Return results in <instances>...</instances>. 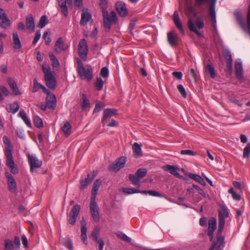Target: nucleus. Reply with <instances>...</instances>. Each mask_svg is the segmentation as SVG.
<instances>
[{
  "label": "nucleus",
  "instance_id": "1",
  "mask_svg": "<svg viewBox=\"0 0 250 250\" xmlns=\"http://www.w3.org/2000/svg\"><path fill=\"white\" fill-rule=\"evenodd\" d=\"M187 14L188 17V27L189 29L194 32L198 37H201V34L197 30V27L198 29H201L204 28V24L203 20L201 19H198L196 21V24L192 21L191 18L194 17L196 16V13L192 7L189 6L187 8L186 10Z\"/></svg>",
  "mask_w": 250,
  "mask_h": 250
},
{
  "label": "nucleus",
  "instance_id": "2",
  "mask_svg": "<svg viewBox=\"0 0 250 250\" xmlns=\"http://www.w3.org/2000/svg\"><path fill=\"white\" fill-rule=\"evenodd\" d=\"M77 62V71L80 78L87 81L91 80L93 77V71L91 66L87 64L84 66L82 62L79 59H78Z\"/></svg>",
  "mask_w": 250,
  "mask_h": 250
},
{
  "label": "nucleus",
  "instance_id": "3",
  "mask_svg": "<svg viewBox=\"0 0 250 250\" xmlns=\"http://www.w3.org/2000/svg\"><path fill=\"white\" fill-rule=\"evenodd\" d=\"M42 70L44 75L46 85L49 88L54 89L56 87V81L51 71L50 67L48 65L43 64Z\"/></svg>",
  "mask_w": 250,
  "mask_h": 250
},
{
  "label": "nucleus",
  "instance_id": "4",
  "mask_svg": "<svg viewBox=\"0 0 250 250\" xmlns=\"http://www.w3.org/2000/svg\"><path fill=\"white\" fill-rule=\"evenodd\" d=\"M104 18V23L105 28L109 30L111 28V24L115 22L117 18L116 17V13L112 11L111 12L110 14L109 15L107 11H104L103 13Z\"/></svg>",
  "mask_w": 250,
  "mask_h": 250
},
{
  "label": "nucleus",
  "instance_id": "5",
  "mask_svg": "<svg viewBox=\"0 0 250 250\" xmlns=\"http://www.w3.org/2000/svg\"><path fill=\"white\" fill-rule=\"evenodd\" d=\"M229 217V212L228 208L226 207L222 206L221 207V210L219 211L218 214V231L219 233L223 231L225 223V219Z\"/></svg>",
  "mask_w": 250,
  "mask_h": 250
},
{
  "label": "nucleus",
  "instance_id": "6",
  "mask_svg": "<svg viewBox=\"0 0 250 250\" xmlns=\"http://www.w3.org/2000/svg\"><path fill=\"white\" fill-rule=\"evenodd\" d=\"M27 157L30 166V170L32 173L34 172V168H40L42 166V162L39 160L35 155L27 153Z\"/></svg>",
  "mask_w": 250,
  "mask_h": 250
},
{
  "label": "nucleus",
  "instance_id": "7",
  "mask_svg": "<svg viewBox=\"0 0 250 250\" xmlns=\"http://www.w3.org/2000/svg\"><path fill=\"white\" fill-rule=\"evenodd\" d=\"M126 162V158L121 157L117 158L116 161L108 167V169L110 171L117 172L124 167Z\"/></svg>",
  "mask_w": 250,
  "mask_h": 250
},
{
  "label": "nucleus",
  "instance_id": "8",
  "mask_svg": "<svg viewBox=\"0 0 250 250\" xmlns=\"http://www.w3.org/2000/svg\"><path fill=\"white\" fill-rule=\"evenodd\" d=\"M78 51L80 58L83 60H86L88 53V45L84 39H83L80 41Z\"/></svg>",
  "mask_w": 250,
  "mask_h": 250
},
{
  "label": "nucleus",
  "instance_id": "9",
  "mask_svg": "<svg viewBox=\"0 0 250 250\" xmlns=\"http://www.w3.org/2000/svg\"><path fill=\"white\" fill-rule=\"evenodd\" d=\"M81 207L78 205H74L68 215L67 221L71 225H74L80 212Z\"/></svg>",
  "mask_w": 250,
  "mask_h": 250
},
{
  "label": "nucleus",
  "instance_id": "10",
  "mask_svg": "<svg viewBox=\"0 0 250 250\" xmlns=\"http://www.w3.org/2000/svg\"><path fill=\"white\" fill-rule=\"evenodd\" d=\"M89 208L93 219L95 222H98L100 220V209L95 199H91Z\"/></svg>",
  "mask_w": 250,
  "mask_h": 250
},
{
  "label": "nucleus",
  "instance_id": "11",
  "mask_svg": "<svg viewBox=\"0 0 250 250\" xmlns=\"http://www.w3.org/2000/svg\"><path fill=\"white\" fill-rule=\"evenodd\" d=\"M7 179V185L9 190L13 193H17V184L14 177L9 172L5 173Z\"/></svg>",
  "mask_w": 250,
  "mask_h": 250
},
{
  "label": "nucleus",
  "instance_id": "12",
  "mask_svg": "<svg viewBox=\"0 0 250 250\" xmlns=\"http://www.w3.org/2000/svg\"><path fill=\"white\" fill-rule=\"evenodd\" d=\"M60 11L65 17H66L68 14V6H72V0H57Z\"/></svg>",
  "mask_w": 250,
  "mask_h": 250
},
{
  "label": "nucleus",
  "instance_id": "13",
  "mask_svg": "<svg viewBox=\"0 0 250 250\" xmlns=\"http://www.w3.org/2000/svg\"><path fill=\"white\" fill-rule=\"evenodd\" d=\"M222 232H221L219 233L218 229L217 230V232L216 234V241H213L211 247H213V250L215 249L216 250H220L222 249L223 250V248L224 247V237L221 236V233Z\"/></svg>",
  "mask_w": 250,
  "mask_h": 250
},
{
  "label": "nucleus",
  "instance_id": "14",
  "mask_svg": "<svg viewBox=\"0 0 250 250\" xmlns=\"http://www.w3.org/2000/svg\"><path fill=\"white\" fill-rule=\"evenodd\" d=\"M6 157V165L9 168L10 171L14 174H18L19 170L15 166L12 155H10V153H8L7 156Z\"/></svg>",
  "mask_w": 250,
  "mask_h": 250
},
{
  "label": "nucleus",
  "instance_id": "15",
  "mask_svg": "<svg viewBox=\"0 0 250 250\" xmlns=\"http://www.w3.org/2000/svg\"><path fill=\"white\" fill-rule=\"evenodd\" d=\"M216 228V220L214 217L209 219L208 221V235L210 241L213 238V232Z\"/></svg>",
  "mask_w": 250,
  "mask_h": 250
},
{
  "label": "nucleus",
  "instance_id": "16",
  "mask_svg": "<svg viewBox=\"0 0 250 250\" xmlns=\"http://www.w3.org/2000/svg\"><path fill=\"white\" fill-rule=\"evenodd\" d=\"M10 25V21L7 18L3 9L0 8V26L6 28Z\"/></svg>",
  "mask_w": 250,
  "mask_h": 250
},
{
  "label": "nucleus",
  "instance_id": "17",
  "mask_svg": "<svg viewBox=\"0 0 250 250\" xmlns=\"http://www.w3.org/2000/svg\"><path fill=\"white\" fill-rule=\"evenodd\" d=\"M68 46L64 44L62 38H59L56 41L54 50L56 53H60L62 51L66 50Z\"/></svg>",
  "mask_w": 250,
  "mask_h": 250
},
{
  "label": "nucleus",
  "instance_id": "18",
  "mask_svg": "<svg viewBox=\"0 0 250 250\" xmlns=\"http://www.w3.org/2000/svg\"><path fill=\"white\" fill-rule=\"evenodd\" d=\"M116 9L119 14L122 17H125L127 14V9L125 3L118 1L116 3Z\"/></svg>",
  "mask_w": 250,
  "mask_h": 250
},
{
  "label": "nucleus",
  "instance_id": "19",
  "mask_svg": "<svg viewBox=\"0 0 250 250\" xmlns=\"http://www.w3.org/2000/svg\"><path fill=\"white\" fill-rule=\"evenodd\" d=\"M46 104L49 109H54L56 105V98L53 94H48L46 98Z\"/></svg>",
  "mask_w": 250,
  "mask_h": 250
},
{
  "label": "nucleus",
  "instance_id": "20",
  "mask_svg": "<svg viewBox=\"0 0 250 250\" xmlns=\"http://www.w3.org/2000/svg\"><path fill=\"white\" fill-rule=\"evenodd\" d=\"M165 171H168L169 173L178 178H181L182 176L178 172V168L173 165H167L163 167Z\"/></svg>",
  "mask_w": 250,
  "mask_h": 250
},
{
  "label": "nucleus",
  "instance_id": "21",
  "mask_svg": "<svg viewBox=\"0 0 250 250\" xmlns=\"http://www.w3.org/2000/svg\"><path fill=\"white\" fill-rule=\"evenodd\" d=\"M7 83L13 91V93L15 95H20L21 94V92L20 91L15 81L11 78L7 79Z\"/></svg>",
  "mask_w": 250,
  "mask_h": 250
},
{
  "label": "nucleus",
  "instance_id": "22",
  "mask_svg": "<svg viewBox=\"0 0 250 250\" xmlns=\"http://www.w3.org/2000/svg\"><path fill=\"white\" fill-rule=\"evenodd\" d=\"M215 2L216 0H212L209 7V13L210 17L213 21V26L215 27L216 23V13H215Z\"/></svg>",
  "mask_w": 250,
  "mask_h": 250
},
{
  "label": "nucleus",
  "instance_id": "23",
  "mask_svg": "<svg viewBox=\"0 0 250 250\" xmlns=\"http://www.w3.org/2000/svg\"><path fill=\"white\" fill-rule=\"evenodd\" d=\"M89 21H93L91 14L88 12L83 11L81 14V25L84 26Z\"/></svg>",
  "mask_w": 250,
  "mask_h": 250
},
{
  "label": "nucleus",
  "instance_id": "24",
  "mask_svg": "<svg viewBox=\"0 0 250 250\" xmlns=\"http://www.w3.org/2000/svg\"><path fill=\"white\" fill-rule=\"evenodd\" d=\"M235 73L238 79H243V67L242 62L240 61H236L235 63Z\"/></svg>",
  "mask_w": 250,
  "mask_h": 250
},
{
  "label": "nucleus",
  "instance_id": "25",
  "mask_svg": "<svg viewBox=\"0 0 250 250\" xmlns=\"http://www.w3.org/2000/svg\"><path fill=\"white\" fill-rule=\"evenodd\" d=\"M167 41L171 46H176L178 40V35L173 32L167 33Z\"/></svg>",
  "mask_w": 250,
  "mask_h": 250
},
{
  "label": "nucleus",
  "instance_id": "26",
  "mask_svg": "<svg viewBox=\"0 0 250 250\" xmlns=\"http://www.w3.org/2000/svg\"><path fill=\"white\" fill-rule=\"evenodd\" d=\"M173 21L177 27V28L180 30L181 33L183 34H185L184 30L183 27V25L180 21V20L179 19V17L178 16V13L177 11H175L174 12L173 15Z\"/></svg>",
  "mask_w": 250,
  "mask_h": 250
},
{
  "label": "nucleus",
  "instance_id": "27",
  "mask_svg": "<svg viewBox=\"0 0 250 250\" xmlns=\"http://www.w3.org/2000/svg\"><path fill=\"white\" fill-rule=\"evenodd\" d=\"M117 110L114 109H105L103 113V117L102 122L104 123L106 118L115 116V115L117 114Z\"/></svg>",
  "mask_w": 250,
  "mask_h": 250
},
{
  "label": "nucleus",
  "instance_id": "28",
  "mask_svg": "<svg viewBox=\"0 0 250 250\" xmlns=\"http://www.w3.org/2000/svg\"><path fill=\"white\" fill-rule=\"evenodd\" d=\"M101 181L99 179L96 180L93 185V188L91 191V199H96V196L97 194V191L101 185Z\"/></svg>",
  "mask_w": 250,
  "mask_h": 250
},
{
  "label": "nucleus",
  "instance_id": "29",
  "mask_svg": "<svg viewBox=\"0 0 250 250\" xmlns=\"http://www.w3.org/2000/svg\"><path fill=\"white\" fill-rule=\"evenodd\" d=\"M3 142L5 146V155L7 156V153H10V155L12 154V147L11 145V142L9 139L6 136H3L2 138Z\"/></svg>",
  "mask_w": 250,
  "mask_h": 250
},
{
  "label": "nucleus",
  "instance_id": "30",
  "mask_svg": "<svg viewBox=\"0 0 250 250\" xmlns=\"http://www.w3.org/2000/svg\"><path fill=\"white\" fill-rule=\"evenodd\" d=\"M13 48L15 49H20L21 47V44L19 37L16 32L13 33Z\"/></svg>",
  "mask_w": 250,
  "mask_h": 250
},
{
  "label": "nucleus",
  "instance_id": "31",
  "mask_svg": "<svg viewBox=\"0 0 250 250\" xmlns=\"http://www.w3.org/2000/svg\"><path fill=\"white\" fill-rule=\"evenodd\" d=\"M20 105L18 102H14L12 104L8 105L6 107V110L8 112H12L13 114L16 113L19 109Z\"/></svg>",
  "mask_w": 250,
  "mask_h": 250
},
{
  "label": "nucleus",
  "instance_id": "32",
  "mask_svg": "<svg viewBox=\"0 0 250 250\" xmlns=\"http://www.w3.org/2000/svg\"><path fill=\"white\" fill-rule=\"evenodd\" d=\"M26 28L32 31L35 29V24L32 15H29L26 18Z\"/></svg>",
  "mask_w": 250,
  "mask_h": 250
},
{
  "label": "nucleus",
  "instance_id": "33",
  "mask_svg": "<svg viewBox=\"0 0 250 250\" xmlns=\"http://www.w3.org/2000/svg\"><path fill=\"white\" fill-rule=\"evenodd\" d=\"M132 149L134 155L136 158L141 156L142 155L141 146L137 143H134L132 146Z\"/></svg>",
  "mask_w": 250,
  "mask_h": 250
},
{
  "label": "nucleus",
  "instance_id": "34",
  "mask_svg": "<svg viewBox=\"0 0 250 250\" xmlns=\"http://www.w3.org/2000/svg\"><path fill=\"white\" fill-rule=\"evenodd\" d=\"M71 125L67 121L65 122L63 125L61 127L62 130L66 136H68L71 134Z\"/></svg>",
  "mask_w": 250,
  "mask_h": 250
},
{
  "label": "nucleus",
  "instance_id": "35",
  "mask_svg": "<svg viewBox=\"0 0 250 250\" xmlns=\"http://www.w3.org/2000/svg\"><path fill=\"white\" fill-rule=\"evenodd\" d=\"M205 71L208 73L211 78L214 79L216 77L214 68L210 64H208L205 67Z\"/></svg>",
  "mask_w": 250,
  "mask_h": 250
},
{
  "label": "nucleus",
  "instance_id": "36",
  "mask_svg": "<svg viewBox=\"0 0 250 250\" xmlns=\"http://www.w3.org/2000/svg\"><path fill=\"white\" fill-rule=\"evenodd\" d=\"M61 243L70 250H73L72 241L69 238H62L61 240Z\"/></svg>",
  "mask_w": 250,
  "mask_h": 250
},
{
  "label": "nucleus",
  "instance_id": "37",
  "mask_svg": "<svg viewBox=\"0 0 250 250\" xmlns=\"http://www.w3.org/2000/svg\"><path fill=\"white\" fill-rule=\"evenodd\" d=\"M129 179L133 185L140 187L139 181L140 179L135 174H130Z\"/></svg>",
  "mask_w": 250,
  "mask_h": 250
},
{
  "label": "nucleus",
  "instance_id": "38",
  "mask_svg": "<svg viewBox=\"0 0 250 250\" xmlns=\"http://www.w3.org/2000/svg\"><path fill=\"white\" fill-rule=\"evenodd\" d=\"M147 173V170L145 168H139L135 173V175L140 179L144 177Z\"/></svg>",
  "mask_w": 250,
  "mask_h": 250
},
{
  "label": "nucleus",
  "instance_id": "39",
  "mask_svg": "<svg viewBox=\"0 0 250 250\" xmlns=\"http://www.w3.org/2000/svg\"><path fill=\"white\" fill-rule=\"evenodd\" d=\"M48 23L47 18L46 15L42 16L40 20L38 27L41 28L44 27Z\"/></svg>",
  "mask_w": 250,
  "mask_h": 250
},
{
  "label": "nucleus",
  "instance_id": "40",
  "mask_svg": "<svg viewBox=\"0 0 250 250\" xmlns=\"http://www.w3.org/2000/svg\"><path fill=\"white\" fill-rule=\"evenodd\" d=\"M33 122L35 126L38 128H40L43 126V123L42 120L38 116H35L34 117Z\"/></svg>",
  "mask_w": 250,
  "mask_h": 250
},
{
  "label": "nucleus",
  "instance_id": "41",
  "mask_svg": "<svg viewBox=\"0 0 250 250\" xmlns=\"http://www.w3.org/2000/svg\"><path fill=\"white\" fill-rule=\"evenodd\" d=\"M42 85V84L41 83H38L36 79H34L33 80V85L32 92L35 93L37 92L40 89H41Z\"/></svg>",
  "mask_w": 250,
  "mask_h": 250
},
{
  "label": "nucleus",
  "instance_id": "42",
  "mask_svg": "<svg viewBox=\"0 0 250 250\" xmlns=\"http://www.w3.org/2000/svg\"><path fill=\"white\" fill-rule=\"evenodd\" d=\"M4 247L5 250H14V245L12 242L8 239L4 240Z\"/></svg>",
  "mask_w": 250,
  "mask_h": 250
},
{
  "label": "nucleus",
  "instance_id": "43",
  "mask_svg": "<svg viewBox=\"0 0 250 250\" xmlns=\"http://www.w3.org/2000/svg\"><path fill=\"white\" fill-rule=\"evenodd\" d=\"M99 231L100 228L98 227H96L94 228L91 233V236L93 237V240L95 241H98V240L100 239V238H98Z\"/></svg>",
  "mask_w": 250,
  "mask_h": 250
},
{
  "label": "nucleus",
  "instance_id": "44",
  "mask_svg": "<svg viewBox=\"0 0 250 250\" xmlns=\"http://www.w3.org/2000/svg\"><path fill=\"white\" fill-rule=\"evenodd\" d=\"M95 86L99 91L102 89L104 85V82L101 78H97L96 81L95 83Z\"/></svg>",
  "mask_w": 250,
  "mask_h": 250
},
{
  "label": "nucleus",
  "instance_id": "45",
  "mask_svg": "<svg viewBox=\"0 0 250 250\" xmlns=\"http://www.w3.org/2000/svg\"><path fill=\"white\" fill-rule=\"evenodd\" d=\"M6 37V34L0 32V56L3 53L4 48L2 39L5 38Z\"/></svg>",
  "mask_w": 250,
  "mask_h": 250
},
{
  "label": "nucleus",
  "instance_id": "46",
  "mask_svg": "<svg viewBox=\"0 0 250 250\" xmlns=\"http://www.w3.org/2000/svg\"><path fill=\"white\" fill-rule=\"evenodd\" d=\"M82 103L81 104L83 109H84L88 107L89 105V101L88 100L85 94L82 95Z\"/></svg>",
  "mask_w": 250,
  "mask_h": 250
},
{
  "label": "nucleus",
  "instance_id": "47",
  "mask_svg": "<svg viewBox=\"0 0 250 250\" xmlns=\"http://www.w3.org/2000/svg\"><path fill=\"white\" fill-rule=\"evenodd\" d=\"M122 191L128 194L139 193L140 192L139 189L133 188H123Z\"/></svg>",
  "mask_w": 250,
  "mask_h": 250
},
{
  "label": "nucleus",
  "instance_id": "48",
  "mask_svg": "<svg viewBox=\"0 0 250 250\" xmlns=\"http://www.w3.org/2000/svg\"><path fill=\"white\" fill-rule=\"evenodd\" d=\"M49 58L52 62V65L54 67H57L59 65V62L56 57L52 54H49Z\"/></svg>",
  "mask_w": 250,
  "mask_h": 250
},
{
  "label": "nucleus",
  "instance_id": "49",
  "mask_svg": "<svg viewBox=\"0 0 250 250\" xmlns=\"http://www.w3.org/2000/svg\"><path fill=\"white\" fill-rule=\"evenodd\" d=\"M97 175V172H92L91 173L88 174L87 177L85 179L84 181L87 182V184H89L93 179L96 177Z\"/></svg>",
  "mask_w": 250,
  "mask_h": 250
},
{
  "label": "nucleus",
  "instance_id": "50",
  "mask_svg": "<svg viewBox=\"0 0 250 250\" xmlns=\"http://www.w3.org/2000/svg\"><path fill=\"white\" fill-rule=\"evenodd\" d=\"M250 154V143H249L247 145V146L244 149L243 157L244 158H247L249 157Z\"/></svg>",
  "mask_w": 250,
  "mask_h": 250
},
{
  "label": "nucleus",
  "instance_id": "51",
  "mask_svg": "<svg viewBox=\"0 0 250 250\" xmlns=\"http://www.w3.org/2000/svg\"><path fill=\"white\" fill-rule=\"evenodd\" d=\"M105 106V105L104 103L99 102L96 103L95 108L94 109V112H98L101 110V109Z\"/></svg>",
  "mask_w": 250,
  "mask_h": 250
},
{
  "label": "nucleus",
  "instance_id": "52",
  "mask_svg": "<svg viewBox=\"0 0 250 250\" xmlns=\"http://www.w3.org/2000/svg\"><path fill=\"white\" fill-rule=\"evenodd\" d=\"M177 89L178 91L180 93L182 96L184 98H186L187 96V92L183 85L182 84H179L177 85Z\"/></svg>",
  "mask_w": 250,
  "mask_h": 250
},
{
  "label": "nucleus",
  "instance_id": "53",
  "mask_svg": "<svg viewBox=\"0 0 250 250\" xmlns=\"http://www.w3.org/2000/svg\"><path fill=\"white\" fill-rule=\"evenodd\" d=\"M100 75L103 78H107L109 75V71L108 68L106 67L102 68L101 70Z\"/></svg>",
  "mask_w": 250,
  "mask_h": 250
},
{
  "label": "nucleus",
  "instance_id": "54",
  "mask_svg": "<svg viewBox=\"0 0 250 250\" xmlns=\"http://www.w3.org/2000/svg\"><path fill=\"white\" fill-rule=\"evenodd\" d=\"M107 4V1L106 0H100V6L102 9V12L104 13V11H107L106 10V5Z\"/></svg>",
  "mask_w": 250,
  "mask_h": 250
},
{
  "label": "nucleus",
  "instance_id": "55",
  "mask_svg": "<svg viewBox=\"0 0 250 250\" xmlns=\"http://www.w3.org/2000/svg\"><path fill=\"white\" fill-rule=\"evenodd\" d=\"M188 177L195 181H196L197 182H199L200 181H201V179H202V177L198 174H189L188 175Z\"/></svg>",
  "mask_w": 250,
  "mask_h": 250
},
{
  "label": "nucleus",
  "instance_id": "56",
  "mask_svg": "<svg viewBox=\"0 0 250 250\" xmlns=\"http://www.w3.org/2000/svg\"><path fill=\"white\" fill-rule=\"evenodd\" d=\"M43 39L45 40V43L46 44L48 45L51 42V38L48 36V32H45L44 33L43 36Z\"/></svg>",
  "mask_w": 250,
  "mask_h": 250
},
{
  "label": "nucleus",
  "instance_id": "57",
  "mask_svg": "<svg viewBox=\"0 0 250 250\" xmlns=\"http://www.w3.org/2000/svg\"><path fill=\"white\" fill-rule=\"evenodd\" d=\"M181 154L183 155H188L190 156H195L196 153L193 151L189 149L182 150L181 151Z\"/></svg>",
  "mask_w": 250,
  "mask_h": 250
},
{
  "label": "nucleus",
  "instance_id": "58",
  "mask_svg": "<svg viewBox=\"0 0 250 250\" xmlns=\"http://www.w3.org/2000/svg\"><path fill=\"white\" fill-rule=\"evenodd\" d=\"M148 194L152 196H156L159 197H162V195L159 192L156 191L155 190H149L148 191Z\"/></svg>",
  "mask_w": 250,
  "mask_h": 250
},
{
  "label": "nucleus",
  "instance_id": "59",
  "mask_svg": "<svg viewBox=\"0 0 250 250\" xmlns=\"http://www.w3.org/2000/svg\"><path fill=\"white\" fill-rule=\"evenodd\" d=\"M41 35L40 31H37L36 33H35V37H34L33 41V43L34 45L35 44H36L37 42H38V41L39 40L40 38H41Z\"/></svg>",
  "mask_w": 250,
  "mask_h": 250
},
{
  "label": "nucleus",
  "instance_id": "60",
  "mask_svg": "<svg viewBox=\"0 0 250 250\" xmlns=\"http://www.w3.org/2000/svg\"><path fill=\"white\" fill-rule=\"evenodd\" d=\"M14 245L15 246V249L18 250L20 249L21 242L20 239L18 236H15L14 238Z\"/></svg>",
  "mask_w": 250,
  "mask_h": 250
},
{
  "label": "nucleus",
  "instance_id": "61",
  "mask_svg": "<svg viewBox=\"0 0 250 250\" xmlns=\"http://www.w3.org/2000/svg\"><path fill=\"white\" fill-rule=\"evenodd\" d=\"M0 90L1 92L4 94L6 97H8L9 96L10 92L9 90L7 89V88L4 86H0Z\"/></svg>",
  "mask_w": 250,
  "mask_h": 250
},
{
  "label": "nucleus",
  "instance_id": "62",
  "mask_svg": "<svg viewBox=\"0 0 250 250\" xmlns=\"http://www.w3.org/2000/svg\"><path fill=\"white\" fill-rule=\"evenodd\" d=\"M119 237L122 240H124L127 242H131V238L129 237H128L127 235H126L124 233H121L120 234H119Z\"/></svg>",
  "mask_w": 250,
  "mask_h": 250
},
{
  "label": "nucleus",
  "instance_id": "63",
  "mask_svg": "<svg viewBox=\"0 0 250 250\" xmlns=\"http://www.w3.org/2000/svg\"><path fill=\"white\" fill-rule=\"evenodd\" d=\"M173 76L177 80H181L182 78L183 74L181 72L175 71L172 73Z\"/></svg>",
  "mask_w": 250,
  "mask_h": 250
},
{
  "label": "nucleus",
  "instance_id": "64",
  "mask_svg": "<svg viewBox=\"0 0 250 250\" xmlns=\"http://www.w3.org/2000/svg\"><path fill=\"white\" fill-rule=\"evenodd\" d=\"M21 241H22V243L24 247L25 248H28V240L25 235H23L21 236Z\"/></svg>",
  "mask_w": 250,
  "mask_h": 250
}]
</instances>
